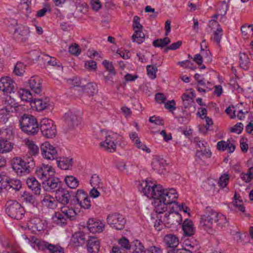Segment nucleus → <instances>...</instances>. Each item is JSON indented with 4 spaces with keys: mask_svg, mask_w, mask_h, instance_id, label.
<instances>
[{
    "mask_svg": "<svg viewBox=\"0 0 253 253\" xmlns=\"http://www.w3.org/2000/svg\"><path fill=\"white\" fill-rule=\"evenodd\" d=\"M132 39L133 42L138 44L142 43L145 39V35L142 32V30H135L134 34L132 36Z\"/></svg>",
    "mask_w": 253,
    "mask_h": 253,
    "instance_id": "79ce46f5",
    "label": "nucleus"
},
{
    "mask_svg": "<svg viewBox=\"0 0 253 253\" xmlns=\"http://www.w3.org/2000/svg\"><path fill=\"white\" fill-rule=\"evenodd\" d=\"M152 167L153 169L160 174H165L166 172L167 163L166 161L160 156H155L152 161Z\"/></svg>",
    "mask_w": 253,
    "mask_h": 253,
    "instance_id": "f3484780",
    "label": "nucleus"
},
{
    "mask_svg": "<svg viewBox=\"0 0 253 253\" xmlns=\"http://www.w3.org/2000/svg\"><path fill=\"white\" fill-rule=\"evenodd\" d=\"M87 228L90 232L101 233L105 228V224L96 219H89L87 222Z\"/></svg>",
    "mask_w": 253,
    "mask_h": 253,
    "instance_id": "a211bd4d",
    "label": "nucleus"
},
{
    "mask_svg": "<svg viewBox=\"0 0 253 253\" xmlns=\"http://www.w3.org/2000/svg\"><path fill=\"white\" fill-rule=\"evenodd\" d=\"M241 31L243 36L247 38L253 35V27L252 25H244L241 28Z\"/></svg>",
    "mask_w": 253,
    "mask_h": 253,
    "instance_id": "3c124183",
    "label": "nucleus"
},
{
    "mask_svg": "<svg viewBox=\"0 0 253 253\" xmlns=\"http://www.w3.org/2000/svg\"><path fill=\"white\" fill-rule=\"evenodd\" d=\"M218 212L210 207L206 208L205 213L201 216L200 225L203 229L209 234L213 233V224L215 223Z\"/></svg>",
    "mask_w": 253,
    "mask_h": 253,
    "instance_id": "f03ea898",
    "label": "nucleus"
},
{
    "mask_svg": "<svg viewBox=\"0 0 253 253\" xmlns=\"http://www.w3.org/2000/svg\"><path fill=\"white\" fill-rule=\"evenodd\" d=\"M174 212H172L170 211L169 212H166L163 217V221L168 224H180L181 221H176V218H175V217L171 216H167V214L171 215L172 214H174Z\"/></svg>",
    "mask_w": 253,
    "mask_h": 253,
    "instance_id": "a18cd8bd",
    "label": "nucleus"
},
{
    "mask_svg": "<svg viewBox=\"0 0 253 253\" xmlns=\"http://www.w3.org/2000/svg\"><path fill=\"white\" fill-rule=\"evenodd\" d=\"M5 207L6 213L12 218L20 220L24 216L25 209L18 202L14 200L7 201Z\"/></svg>",
    "mask_w": 253,
    "mask_h": 253,
    "instance_id": "39448f33",
    "label": "nucleus"
},
{
    "mask_svg": "<svg viewBox=\"0 0 253 253\" xmlns=\"http://www.w3.org/2000/svg\"><path fill=\"white\" fill-rule=\"evenodd\" d=\"M30 31L28 27L23 25H17L15 28L14 37L18 42H26L28 40Z\"/></svg>",
    "mask_w": 253,
    "mask_h": 253,
    "instance_id": "2eb2a0df",
    "label": "nucleus"
},
{
    "mask_svg": "<svg viewBox=\"0 0 253 253\" xmlns=\"http://www.w3.org/2000/svg\"><path fill=\"white\" fill-rule=\"evenodd\" d=\"M65 122L70 128L77 126L81 122V113L79 111H69L64 115Z\"/></svg>",
    "mask_w": 253,
    "mask_h": 253,
    "instance_id": "ddd939ff",
    "label": "nucleus"
},
{
    "mask_svg": "<svg viewBox=\"0 0 253 253\" xmlns=\"http://www.w3.org/2000/svg\"><path fill=\"white\" fill-rule=\"evenodd\" d=\"M215 223H217L218 227L220 228L225 226L227 224V220L226 216L218 213V217L215 220Z\"/></svg>",
    "mask_w": 253,
    "mask_h": 253,
    "instance_id": "4d7b16f0",
    "label": "nucleus"
},
{
    "mask_svg": "<svg viewBox=\"0 0 253 253\" xmlns=\"http://www.w3.org/2000/svg\"><path fill=\"white\" fill-rule=\"evenodd\" d=\"M41 150V154L45 159L53 160L58 157L57 148L51 143H42Z\"/></svg>",
    "mask_w": 253,
    "mask_h": 253,
    "instance_id": "9b49d317",
    "label": "nucleus"
},
{
    "mask_svg": "<svg viewBox=\"0 0 253 253\" xmlns=\"http://www.w3.org/2000/svg\"><path fill=\"white\" fill-rule=\"evenodd\" d=\"M40 129L42 134L47 138H52L56 134V129L52 120L47 118L42 119L40 122Z\"/></svg>",
    "mask_w": 253,
    "mask_h": 253,
    "instance_id": "9d476101",
    "label": "nucleus"
},
{
    "mask_svg": "<svg viewBox=\"0 0 253 253\" xmlns=\"http://www.w3.org/2000/svg\"><path fill=\"white\" fill-rule=\"evenodd\" d=\"M14 134L10 128L0 130V142H9L14 138Z\"/></svg>",
    "mask_w": 253,
    "mask_h": 253,
    "instance_id": "f704fd0d",
    "label": "nucleus"
},
{
    "mask_svg": "<svg viewBox=\"0 0 253 253\" xmlns=\"http://www.w3.org/2000/svg\"><path fill=\"white\" fill-rule=\"evenodd\" d=\"M129 252L130 253H146V250L142 243L140 241L136 240L131 242Z\"/></svg>",
    "mask_w": 253,
    "mask_h": 253,
    "instance_id": "c9c22d12",
    "label": "nucleus"
},
{
    "mask_svg": "<svg viewBox=\"0 0 253 253\" xmlns=\"http://www.w3.org/2000/svg\"><path fill=\"white\" fill-rule=\"evenodd\" d=\"M18 93L22 100L29 102L30 104L34 99L32 93L28 89H20Z\"/></svg>",
    "mask_w": 253,
    "mask_h": 253,
    "instance_id": "58836bf2",
    "label": "nucleus"
},
{
    "mask_svg": "<svg viewBox=\"0 0 253 253\" xmlns=\"http://www.w3.org/2000/svg\"><path fill=\"white\" fill-rule=\"evenodd\" d=\"M235 200L233 202V205L235 207H238L239 211L244 212L245 211V207L243 206L242 201L239 199L240 196L237 198V195L235 192L234 197Z\"/></svg>",
    "mask_w": 253,
    "mask_h": 253,
    "instance_id": "13d9d810",
    "label": "nucleus"
},
{
    "mask_svg": "<svg viewBox=\"0 0 253 253\" xmlns=\"http://www.w3.org/2000/svg\"><path fill=\"white\" fill-rule=\"evenodd\" d=\"M183 247L193 252L196 253L200 248L199 242L193 238H188L184 240L183 243Z\"/></svg>",
    "mask_w": 253,
    "mask_h": 253,
    "instance_id": "c85d7f7f",
    "label": "nucleus"
},
{
    "mask_svg": "<svg viewBox=\"0 0 253 253\" xmlns=\"http://www.w3.org/2000/svg\"><path fill=\"white\" fill-rule=\"evenodd\" d=\"M223 35V31L220 27L217 28L216 30L213 31V35L211 38V40L219 44L221 41V39Z\"/></svg>",
    "mask_w": 253,
    "mask_h": 253,
    "instance_id": "8fccbe9b",
    "label": "nucleus"
},
{
    "mask_svg": "<svg viewBox=\"0 0 253 253\" xmlns=\"http://www.w3.org/2000/svg\"><path fill=\"white\" fill-rule=\"evenodd\" d=\"M100 249L99 240L94 236H89L87 241V250L89 253H98Z\"/></svg>",
    "mask_w": 253,
    "mask_h": 253,
    "instance_id": "4be33fe9",
    "label": "nucleus"
},
{
    "mask_svg": "<svg viewBox=\"0 0 253 253\" xmlns=\"http://www.w3.org/2000/svg\"><path fill=\"white\" fill-rule=\"evenodd\" d=\"M217 148L222 151L227 150L229 153H231L234 151L235 146L233 143H217Z\"/></svg>",
    "mask_w": 253,
    "mask_h": 253,
    "instance_id": "37998d69",
    "label": "nucleus"
},
{
    "mask_svg": "<svg viewBox=\"0 0 253 253\" xmlns=\"http://www.w3.org/2000/svg\"><path fill=\"white\" fill-rule=\"evenodd\" d=\"M29 86L35 94H39L41 93V80L39 77H32L29 81Z\"/></svg>",
    "mask_w": 253,
    "mask_h": 253,
    "instance_id": "bb28decb",
    "label": "nucleus"
},
{
    "mask_svg": "<svg viewBox=\"0 0 253 253\" xmlns=\"http://www.w3.org/2000/svg\"><path fill=\"white\" fill-rule=\"evenodd\" d=\"M35 166V162L33 158L25 160L17 157L13 160L12 168L17 175L23 176L29 173Z\"/></svg>",
    "mask_w": 253,
    "mask_h": 253,
    "instance_id": "7ed1b4c3",
    "label": "nucleus"
},
{
    "mask_svg": "<svg viewBox=\"0 0 253 253\" xmlns=\"http://www.w3.org/2000/svg\"><path fill=\"white\" fill-rule=\"evenodd\" d=\"M170 42V40L169 38L166 37L164 39H159L155 40L153 42V45L155 47H164Z\"/></svg>",
    "mask_w": 253,
    "mask_h": 253,
    "instance_id": "864d4df0",
    "label": "nucleus"
},
{
    "mask_svg": "<svg viewBox=\"0 0 253 253\" xmlns=\"http://www.w3.org/2000/svg\"><path fill=\"white\" fill-rule=\"evenodd\" d=\"M182 210H183L184 212H187V211L184 208V205L183 204H179L178 203L175 202L173 203L172 206L170 208V211L174 212V214H172L171 215L167 214V216H174L176 218V221H182V218L181 215L179 213V211Z\"/></svg>",
    "mask_w": 253,
    "mask_h": 253,
    "instance_id": "cd10ccee",
    "label": "nucleus"
},
{
    "mask_svg": "<svg viewBox=\"0 0 253 253\" xmlns=\"http://www.w3.org/2000/svg\"><path fill=\"white\" fill-rule=\"evenodd\" d=\"M229 181V175L227 174H224L222 175L219 179L218 184L222 188L226 186L227 183Z\"/></svg>",
    "mask_w": 253,
    "mask_h": 253,
    "instance_id": "338daca9",
    "label": "nucleus"
},
{
    "mask_svg": "<svg viewBox=\"0 0 253 253\" xmlns=\"http://www.w3.org/2000/svg\"><path fill=\"white\" fill-rule=\"evenodd\" d=\"M70 205L79 206L84 209H89L91 207L90 199L87 193L82 190H78L76 194L71 200Z\"/></svg>",
    "mask_w": 253,
    "mask_h": 253,
    "instance_id": "0eeeda50",
    "label": "nucleus"
},
{
    "mask_svg": "<svg viewBox=\"0 0 253 253\" xmlns=\"http://www.w3.org/2000/svg\"><path fill=\"white\" fill-rule=\"evenodd\" d=\"M147 74L150 78L154 79L156 77L157 68L152 65L147 66Z\"/></svg>",
    "mask_w": 253,
    "mask_h": 253,
    "instance_id": "e2e57ef3",
    "label": "nucleus"
},
{
    "mask_svg": "<svg viewBox=\"0 0 253 253\" xmlns=\"http://www.w3.org/2000/svg\"><path fill=\"white\" fill-rule=\"evenodd\" d=\"M64 181L67 185L71 189H75L79 185V181L72 175L67 176L65 177Z\"/></svg>",
    "mask_w": 253,
    "mask_h": 253,
    "instance_id": "a19ab883",
    "label": "nucleus"
},
{
    "mask_svg": "<svg viewBox=\"0 0 253 253\" xmlns=\"http://www.w3.org/2000/svg\"><path fill=\"white\" fill-rule=\"evenodd\" d=\"M14 82L10 77L1 78L0 80V90L5 93H10L14 89Z\"/></svg>",
    "mask_w": 253,
    "mask_h": 253,
    "instance_id": "6ab92c4d",
    "label": "nucleus"
},
{
    "mask_svg": "<svg viewBox=\"0 0 253 253\" xmlns=\"http://www.w3.org/2000/svg\"><path fill=\"white\" fill-rule=\"evenodd\" d=\"M55 198L60 203L65 205L69 204L70 200L71 201L72 199L70 194L67 190L61 188L56 191Z\"/></svg>",
    "mask_w": 253,
    "mask_h": 253,
    "instance_id": "b1692460",
    "label": "nucleus"
},
{
    "mask_svg": "<svg viewBox=\"0 0 253 253\" xmlns=\"http://www.w3.org/2000/svg\"><path fill=\"white\" fill-rule=\"evenodd\" d=\"M49 243L43 240L38 239L36 237H33L31 241V246L35 249L44 251L47 250V246Z\"/></svg>",
    "mask_w": 253,
    "mask_h": 253,
    "instance_id": "2f4dec72",
    "label": "nucleus"
},
{
    "mask_svg": "<svg viewBox=\"0 0 253 253\" xmlns=\"http://www.w3.org/2000/svg\"><path fill=\"white\" fill-rule=\"evenodd\" d=\"M0 182L6 190L17 192L20 190L22 187L20 180L10 178L3 173L0 174Z\"/></svg>",
    "mask_w": 253,
    "mask_h": 253,
    "instance_id": "6e6552de",
    "label": "nucleus"
},
{
    "mask_svg": "<svg viewBox=\"0 0 253 253\" xmlns=\"http://www.w3.org/2000/svg\"><path fill=\"white\" fill-rule=\"evenodd\" d=\"M13 145L12 143H0V153H7L12 150Z\"/></svg>",
    "mask_w": 253,
    "mask_h": 253,
    "instance_id": "680f3d73",
    "label": "nucleus"
},
{
    "mask_svg": "<svg viewBox=\"0 0 253 253\" xmlns=\"http://www.w3.org/2000/svg\"><path fill=\"white\" fill-rule=\"evenodd\" d=\"M182 230L187 236L191 237L195 234V229L193 222L188 219L184 220L182 224Z\"/></svg>",
    "mask_w": 253,
    "mask_h": 253,
    "instance_id": "72a5a7b5",
    "label": "nucleus"
},
{
    "mask_svg": "<svg viewBox=\"0 0 253 253\" xmlns=\"http://www.w3.org/2000/svg\"><path fill=\"white\" fill-rule=\"evenodd\" d=\"M197 153L196 155L200 156H205L210 158L211 156V153L210 152L208 143H196Z\"/></svg>",
    "mask_w": 253,
    "mask_h": 253,
    "instance_id": "473e14b6",
    "label": "nucleus"
},
{
    "mask_svg": "<svg viewBox=\"0 0 253 253\" xmlns=\"http://www.w3.org/2000/svg\"><path fill=\"white\" fill-rule=\"evenodd\" d=\"M49 99L47 97L44 98H34L31 102L32 108H35L39 111L45 109L49 105Z\"/></svg>",
    "mask_w": 253,
    "mask_h": 253,
    "instance_id": "5701e85b",
    "label": "nucleus"
},
{
    "mask_svg": "<svg viewBox=\"0 0 253 253\" xmlns=\"http://www.w3.org/2000/svg\"><path fill=\"white\" fill-rule=\"evenodd\" d=\"M106 220L107 223L111 227L119 230L124 229L126 223L125 216L118 212L109 214Z\"/></svg>",
    "mask_w": 253,
    "mask_h": 253,
    "instance_id": "1a4fd4ad",
    "label": "nucleus"
},
{
    "mask_svg": "<svg viewBox=\"0 0 253 253\" xmlns=\"http://www.w3.org/2000/svg\"><path fill=\"white\" fill-rule=\"evenodd\" d=\"M157 218L159 219L155 221L154 223V227L157 230L161 231L163 229L164 226L163 223V222H164L163 221V217L162 215H160V216H157Z\"/></svg>",
    "mask_w": 253,
    "mask_h": 253,
    "instance_id": "774afa93",
    "label": "nucleus"
},
{
    "mask_svg": "<svg viewBox=\"0 0 253 253\" xmlns=\"http://www.w3.org/2000/svg\"><path fill=\"white\" fill-rule=\"evenodd\" d=\"M102 64L105 67L106 70L113 76H115L116 74V72L115 70L114 66L112 62H109L107 60H104L102 62Z\"/></svg>",
    "mask_w": 253,
    "mask_h": 253,
    "instance_id": "052dcab7",
    "label": "nucleus"
},
{
    "mask_svg": "<svg viewBox=\"0 0 253 253\" xmlns=\"http://www.w3.org/2000/svg\"><path fill=\"white\" fill-rule=\"evenodd\" d=\"M76 206L71 205L70 203L68 206H65L61 208V212L70 220H74L76 218L77 212L76 210Z\"/></svg>",
    "mask_w": 253,
    "mask_h": 253,
    "instance_id": "393cba45",
    "label": "nucleus"
},
{
    "mask_svg": "<svg viewBox=\"0 0 253 253\" xmlns=\"http://www.w3.org/2000/svg\"><path fill=\"white\" fill-rule=\"evenodd\" d=\"M49 253H64V249L59 244H52L49 243L47 250Z\"/></svg>",
    "mask_w": 253,
    "mask_h": 253,
    "instance_id": "49530a36",
    "label": "nucleus"
},
{
    "mask_svg": "<svg viewBox=\"0 0 253 253\" xmlns=\"http://www.w3.org/2000/svg\"><path fill=\"white\" fill-rule=\"evenodd\" d=\"M163 241L167 251L168 249L176 248L179 245L178 237L172 234L166 235Z\"/></svg>",
    "mask_w": 253,
    "mask_h": 253,
    "instance_id": "412c9836",
    "label": "nucleus"
},
{
    "mask_svg": "<svg viewBox=\"0 0 253 253\" xmlns=\"http://www.w3.org/2000/svg\"><path fill=\"white\" fill-rule=\"evenodd\" d=\"M5 107L0 109V124H5L8 120L12 112L17 111V103L12 100L10 96H7L5 100Z\"/></svg>",
    "mask_w": 253,
    "mask_h": 253,
    "instance_id": "423d86ee",
    "label": "nucleus"
},
{
    "mask_svg": "<svg viewBox=\"0 0 253 253\" xmlns=\"http://www.w3.org/2000/svg\"><path fill=\"white\" fill-rule=\"evenodd\" d=\"M228 9V4L220 1V2L218 4L217 12L221 15H224L226 14Z\"/></svg>",
    "mask_w": 253,
    "mask_h": 253,
    "instance_id": "bf43d9fd",
    "label": "nucleus"
},
{
    "mask_svg": "<svg viewBox=\"0 0 253 253\" xmlns=\"http://www.w3.org/2000/svg\"><path fill=\"white\" fill-rule=\"evenodd\" d=\"M90 184L92 187H97V188H102L103 187V183L97 174L92 175L90 180Z\"/></svg>",
    "mask_w": 253,
    "mask_h": 253,
    "instance_id": "09e8293b",
    "label": "nucleus"
},
{
    "mask_svg": "<svg viewBox=\"0 0 253 253\" xmlns=\"http://www.w3.org/2000/svg\"><path fill=\"white\" fill-rule=\"evenodd\" d=\"M56 163L58 167L64 170L71 169L73 165V159L68 157L60 158Z\"/></svg>",
    "mask_w": 253,
    "mask_h": 253,
    "instance_id": "7c9ffc66",
    "label": "nucleus"
},
{
    "mask_svg": "<svg viewBox=\"0 0 253 253\" xmlns=\"http://www.w3.org/2000/svg\"><path fill=\"white\" fill-rule=\"evenodd\" d=\"M35 173L39 178L44 181L50 176H53L55 171L52 168V167L48 164H42L40 166L37 168Z\"/></svg>",
    "mask_w": 253,
    "mask_h": 253,
    "instance_id": "f8f14e48",
    "label": "nucleus"
},
{
    "mask_svg": "<svg viewBox=\"0 0 253 253\" xmlns=\"http://www.w3.org/2000/svg\"><path fill=\"white\" fill-rule=\"evenodd\" d=\"M28 226L39 231H44L47 227V222L45 219L35 217L30 220Z\"/></svg>",
    "mask_w": 253,
    "mask_h": 253,
    "instance_id": "aec40b11",
    "label": "nucleus"
},
{
    "mask_svg": "<svg viewBox=\"0 0 253 253\" xmlns=\"http://www.w3.org/2000/svg\"><path fill=\"white\" fill-rule=\"evenodd\" d=\"M42 202L44 206L51 209L55 208L57 206L54 198L49 195H44Z\"/></svg>",
    "mask_w": 253,
    "mask_h": 253,
    "instance_id": "4c0bfd02",
    "label": "nucleus"
},
{
    "mask_svg": "<svg viewBox=\"0 0 253 253\" xmlns=\"http://www.w3.org/2000/svg\"><path fill=\"white\" fill-rule=\"evenodd\" d=\"M100 148L109 153L114 152L117 148L116 143H99Z\"/></svg>",
    "mask_w": 253,
    "mask_h": 253,
    "instance_id": "603ef678",
    "label": "nucleus"
},
{
    "mask_svg": "<svg viewBox=\"0 0 253 253\" xmlns=\"http://www.w3.org/2000/svg\"><path fill=\"white\" fill-rule=\"evenodd\" d=\"M20 126L22 130L28 134H35L39 130L36 118L29 114H24L22 116Z\"/></svg>",
    "mask_w": 253,
    "mask_h": 253,
    "instance_id": "20e7f679",
    "label": "nucleus"
},
{
    "mask_svg": "<svg viewBox=\"0 0 253 253\" xmlns=\"http://www.w3.org/2000/svg\"><path fill=\"white\" fill-rule=\"evenodd\" d=\"M101 142H120L123 141V137L111 130H101L100 132Z\"/></svg>",
    "mask_w": 253,
    "mask_h": 253,
    "instance_id": "4468645a",
    "label": "nucleus"
},
{
    "mask_svg": "<svg viewBox=\"0 0 253 253\" xmlns=\"http://www.w3.org/2000/svg\"><path fill=\"white\" fill-rule=\"evenodd\" d=\"M26 65L21 62H18L14 66V73L17 76H21L25 72Z\"/></svg>",
    "mask_w": 253,
    "mask_h": 253,
    "instance_id": "de8ad7c7",
    "label": "nucleus"
},
{
    "mask_svg": "<svg viewBox=\"0 0 253 253\" xmlns=\"http://www.w3.org/2000/svg\"><path fill=\"white\" fill-rule=\"evenodd\" d=\"M84 90L90 95H94L97 91V85L92 83H89L84 86Z\"/></svg>",
    "mask_w": 253,
    "mask_h": 253,
    "instance_id": "c03bdc74",
    "label": "nucleus"
},
{
    "mask_svg": "<svg viewBox=\"0 0 253 253\" xmlns=\"http://www.w3.org/2000/svg\"><path fill=\"white\" fill-rule=\"evenodd\" d=\"M55 224L60 226H64L67 224V218L60 211L55 212L52 217Z\"/></svg>",
    "mask_w": 253,
    "mask_h": 253,
    "instance_id": "e433bc0d",
    "label": "nucleus"
},
{
    "mask_svg": "<svg viewBox=\"0 0 253 253\" xmlns=\"http://www.w3.org/2000/svg\"><path fill=\"white\" fill-rule=\"evenodd\" d=\"M72 240L76 246H81L85 242L86 235L82 232L76 233L73 235Z\"/></svg>",
    "mask_w": 253,
    "mask_h": 253,
    "instance_id": "ea45409f",
    "label": "nucleus"
},
{
    "mask_svg": "<svg viewBox=\"0 0 253 253\" xmlns=\"http://www.w3.org/2000/svg\"><path fill=\"white\" fill-rule=\"evenodd\" d=\"M183 104L185 108H187L189 104L193 102V99L190 95L187 93H184L182 96Z\"/></svg>",
    "mask_w": 253,
    "mask_h": 253,
    "instance_id": "69168bd1",
    "label": "nucleus"
},
{
    "mask_svg": "<svg viewBox=\"0 0 253 253\" xmlns=\"http://www.w3.org/2000/svg\"><path fill=\"white\" fill-rule=\"evenodd\" d=\"M28 153L31 156H36L39 153V148L35 143H26Z\"/></svg>",
    "mask_w": 253,
    "mask_h": 253,
    "instance_id": "5fc2aeb1",
    "label": "nucleus"
},
{
    "mask_svg": "<svg viewBox=\"0 0 253 253\" xmlns=\"http://www.w3.org/2000/svg\"><path fill=\"white\" fill-rule=\"evenodd\" d=\"M139 190L148 198H153L156 212L164 213L167 210V206L173 204L178 194L174 188L164 189L160 185H156L153 182L146 180L143 181Z\"/></svg>",
    "mask_w": 253,
    "mask_h": 253,
    "instance_id": "f257e3e1",
    "label": "nucleus"
},
{
    "mask_svg": "<svg viewBox=\"0 0 253 253\" xmlns=\"http://www.w3.org/2000/svg\"><path fill=\"white\" fill-rule=\"evenodd\" d=\"M44 189L48 191L56 192L61 188V182L58 178L50 176L42 182Z\"/></svg>",
    "mask_w": 253,
    "mask_h": 253,
    "instance_id": "dca6fc26",
    "label": "nucleus"
},
{
    "mask_svg": "<svg viewBox=\"0 0 253 253\" xmlns=\"http://www.w3.org/2000/svg\"><path fill=\"white\" fill-rule=\"evenodd\" d=\"M239 56V65L240 67L245 70H247L250 65V60H253V54H247L245 52H240Z\"/></svg>",
    "mask_w": 253,
    "mask_h": 253,
    "instance_id": "a878e982",
    "label": "nucleus"
},
{
    "mask_svg": "<svg viewBox=\"0 0 253 253\" xmlns=\"http://www.w3.org/2000/svg\"><path fill=\"white\" fill-rule=\"evenodd\" d=\"M26 183L28 188L31 189L36 195H39L41 193V184L34 177H30L27 178Z\"/></svg>",
    "mask_w": 253,
    "mask_h": 253,
    "instance_id": "c756f323",
    "label": "nucleus"
},
{
    "mask_svg": "<svg viewBox=\"0 0 253 253\" xmlns=\"http://www.w3.org/2000/svg\"><path fill=\"white\" fill-rule=\"evenodd\" d=\"M118 243L123 248H124L123 249H125L129 251L131 247V244L129 243L128 240L126 238L123 237L121 238L119 240Z\"/></svg>",
    "mask_w": 253,
    "mask_h": 253,
    "instance_id": "0e129e2a",
    "label": "nucleus"
},
{
    "mask_svg": "<svg viewBox=\"0 0 253 253\" xmlns=\"http://www.w3.org/2000/svg\"><path fill=\"white\" fill-rule=\"evenodd\" d=\"M21 197L25 202L30 204H34L36 202L35 197L27 191H24L22 194Z\"/></svg>",
    "mask_w": 253,
    "mask_h": 253,
    "instance_id": "6e6d98bb",
    "label": "nucleus"
}]
</instances>
